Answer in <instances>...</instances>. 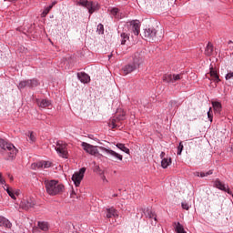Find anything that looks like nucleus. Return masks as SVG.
Instances as JSON below:
<instances>
[{
    "mask_svg": "<svg viewBox=\"0 0 233 233\" xmlns=\"http://www.w3.org/2000/svg\"><path fill=\"white\" fill-rule=\"evenodd\" d=\"M145 61V56L143 52H137L133 56V63L127 64L124 67H122L121 74L122 76H128V74H132V72L137 70L141 64Z\"/></svg>",
    "mask_w": 233,
    "mask_h": 233,
    "instance_id": "1",
    "label": "nucleus"
},
{
    "mask_svg": "<svg viewBox=\"0 0 233 233\" xmlns=\"http://www.w3.org/2000/svg\"><path fill=\"white\" fill-rule=\"evenodd\" d=\"M0 148H2L1 154L7 161H14L15 156H17V148L14 144L6 142L5 139L0 138Z\"/></svg>",
    "mask_w": 233,
    "mask_h": 233,
    "instance_id": "2",
    "label": "nucleus"
},
{
    "mask_svg": "<svg viewBox=\"0 0 233 233\" xmlns=\"http://www.w3.org/2000/svg\"><path fill=\"white\" fill-rule=\"evenodd\" d=\"M44 185L49 196H59L65 192V186L57 180H46Z\"/></svg>",
    "mask_w": 233,
    "mask_h": 233,
    "instance_id": "3",
    "label": "nucleus"
},
{
    "mask_svg": "<svg viewBox=\"0 0 233 233\" xmlns=\"http://www.w3.org/2000/svg\"><path fill=\"white\" fill-rule=\"evenodd\" d=\"M143 38L146 41H159L161 35L157 36V31L154 28L145 29L143 33Z\"/></svg>",
    "mask_w": 233,
    "mask_h": 233,
    "instance_id": "4",
    "label": "nucleus"
},
{
    "mask_svg": "<svg viewBox=\"0 0 233 233\" xmlns=\"http://www.w3.org/2000/svg\"><path fill=\"white\" fill-rule=\"evenodd\" d=\"M164 83H172L173 85L183 79V74H166L162 77Z\"/></svg>",
    "mask_w": 233,
    "mask_h": 233,
    "instance_id": "5",
    "label": "nucleus"
},
{
    "mask_svg": "<svg viewBox=\"0 0 233 233\" xmlns=\"http://www.w3.org/2000/svg\"><path fill=\"white\" fill-rule=\"evenodd\" d=\"M86 172V167H82L78 172H76L72 176V181L75 183L76 187H79L81 185V181H83Z\"/></svg>",
    "mask_w": 233,
    "mask_h": 233,
    "instance_id": "6",
    "label": "nucleus"
},
{
    "mask_svg": "<svg viewBox=\"0 0 233 233\" xmlns=\"http://www.w3.org/2000/svg\"><path fill=\"white\" fill-rule=\"evenodd\" d=\"M81 147L86 152H87V154H90L91 156H101V154H99V151L97 150V147L96 146H92L86 142H82Z\"/></svg>",
    "mask_w": 233,
    "mask_h": 233,
    "instance_id": "7",
    "label": "nucleus"
},
{
    "mask_svg": "<svg viewBox=\"0 0 233 233\" xmlns=\"http://www.w3.org/2000/svg\"><path fill=\"white\" fill-rule=\"evenodd\" d=\"M34 207H35V199L34 198H24L20 202V208H23V210H30Z\"/></svg>",
    "mask_w": 233,
    "mask_h": 233,
    "instance_id": "8",
    "label": "nucleus"
},
{
    "mask_svg": "<svg viewBox=\"0 0 233 233\" xmlns=\"http://www.w3.org/2000/svg\"><path fill=\"white\" fill-rule=\"evenodd\" d=\"M56 150L61 157H66V158L68 157H67L68 156V151H66V144H65L61 141H58L57 144H56Z\"/></svg>",
    "mask_w": 233,
    "mask_h": 233,
    "instance_id": "9",
    "label": "nucleus"
},
{
    "mask_svg": "<svg viewBox=\"0 0 233 233\" xmlns=\"http://www.w3.org/2000/svg\"><path fill=\"white\" fill-rule=\"evenodd\" d=\"M26 86H29V88H35V86H39V81H37V79L24 80L18 85V88H25Z\"/></svg>",
    "mask_w": 233,
    "mask_h": 233,
    "instance_id": "10",
    "label": "nucleus"
},
{
    "mask_svg": "<svg viewBox=\"0 0 233 233\" xmlns=\"http://www.w3.org/2000/svg\"><path fill=\"white\" fill-rule=\"evenodd\" d=\"M99 148L100 150H102L103 152H106V154H108V156H111L115 159H118V161H123V155H120L117 152L104 147H100Z\"/></svg>",
    "mask_w": 233,
    "mask_h": 233,
    "instance_id": "11",
    "label": "nucleus"
},
{
    "mask_svg": "<svg viewBox=\"0 0 233 233\" xmlns=\"http://www.w3.org/2000/svg\"><path fill=\"white\" fill-rule=\"evenodd\" d=\"M31 167L32 168H50V167H52V162L43 160V161L32 164Z\"/></svg>",
    "mask_w": 233,
    "mask_h": 233,
    "instance_id": "12",
    "label": "nucleus"
},
{
    "mask_svg": "<svg viewBox=\"0 0 233 233\" xmlns=\"http://www.w3.org/2000/svg\"><path fill=\"white\" fill-rule=\"evenodd\" d=\"M141 25L139 24V21L133 20L131 21V30L135 35H139Z\"/></svg>",
    "mask_w": 233,
    "mask_h": 233,
    "instance_id": "13",
    "label": "nucleus"
},
{
    "mask_svg": "<svg viewBox=\"0 0 233 233\" xmlns=\"http://www.w3.org/2000/svg\"><path fill=\"white\" fill-rule=\"evenodd\" d=\"M123 119H125V113H123L122 115L113 117L110 120V127H112V128H116L117 127V123H119V121H123Z\"/></svg>",
    "mask_w": 233,
    "mask_h": 233,
    "instance_id": "14",
    "label": "nucleus"
},
{
    "mask_svg": "<svg viewBox=\"0 0 233 233\" xmlns=\"http://www.w3.org/2000/svg\"><path fill=\"white\" fill-rule=\"evenodd\" d=\"M98 9H99V3L89 2L88 5H87V10H88L90 15H92V14H94V12H97Z\"/></svg>",
    "mask_w": 233,
    "mask_h": 233,
    "instance_id": "15",
    "label": "nucleus"
},
{
    "mask_svg": "<svg viewBox=\"0 0 233 233\" xmlns=\"http://www.w3.org/2000/svg\"><path fill=\"white\" fill-rule=\"evenodd\" d=\"M0 227H5V228H12V223L6 218L0 216Z\"/></svg>",
    "mask_w": 233,
    "mask_h": 233,
    "instance_id": "16",
    "label": "nucleus"
},
{
    "mask_svg": "<svg viewBox=\"0 0 233 233\" xmlns=\"http://www.w3.org/2000/svg\"><path fill=\"white\" fill-rule=\"evenodd\" d=\"M118 214H117V210H116V208H107L106 209V217L107 218H118Z\"/></svg>",
    "mask_w": 233,
    "mask_h": 233,
    "instance_id": "17",
    "label": "nucleus"
},
{
    "mask_svg": "<svg viewBox=\"0 0 233 233\" xmlns=\"http://www.w3.org/2000/svg\"><path fill=\"white\" fill-rule=\"evenodd\" d=\"M209 76L213 81L216 83H219L221 80L219 79V75H218V71L214 68H210Z\"/></svg>",
    "mask_w": 233,
    "mask_h": 233,
    "instance_id": "18",
    "label": "nucleus"
},
{
    "mask_svg": "<svg viewBox=\"0 0 233 233\" xmlns=\"http://www.w3.org/2000/svg\"><path fill=\"white\" fill-rule=\"evenodd\" d=\"M77 77L81 83H90V76L86 73H78Z\"/></svg>",
    "mask_w": 233,
    "mask_h": 233,
    "instance_id": "19",
    "label": "nucleus"
},
{
    "mask_svg": "<svg viewBox=\"0 0 233 233\" xmlns=\"http://www.w3.org/2000/svg\"><path fill=\"white\" fill-rule=\"evenodd\" d=\"M36 103L40 108H46L47 106H50L52 105L50 100H46V99H42V100L37 99Z\"/></svg>",
    "mask_w": 233,
    "mask_h": 233,
    "instance_id": "20",
    "label": "nucleus"
},
{
    "mask_svg": "<svg viewBox=\"0 0 233 233\" xmlns=\"http://www.w3.org/2000/svg\"><path fill=\"white\" fill-rule=\"evenodd\" d=\"M172 164V158H163L161 161V167L163 168H168L170 165Z\"/></svg>",
    "mask_w": 233,
    "mask_h": 233,
    "instance_id": "21",
    "label": "nucleus"
},
{
    "mask_svg": "<svg viewBox=\"0 0 233 233\" xmlns=\"http://www.w3.org/2000/svg\"><path fill=\"white\" fill-rule=\"evenodd\" d=\"M214 52V46L212 43H208L206 49H205V55L210 56Z\"/></svg>",
    "mask_w": 233,
    "mask_h": 233,
    "instance_id": "22",
    "label": "nucleus"
},
{
    "mask_svg": "<svg viewBox=\"0 0 233 233\" xmlns=\"http://www.w3.org/2000/svg\"><path fill=\"white\" fill-rule=\"evenodd\" d=\"M111 15H114V17H116V19H121V13H119V9L118 8H112L111 11Z\"/></svg>",
    "mask_w": 233,
    "mask_h": 233,
    "instance_id": "23",
    "label": "nucleus"
},
{
    "mask_svg": "<svg viewBox=\"0 0 233 233\" xmlns=\"http://www.w3.org/2000/svg\"><path fill=\"white\" fill-rule=\"evenodd\" d=\"M176 228L175 230L177 233H187V231H185V228H183V225H181V223L177 222L175 223Z\"/></svg>",
    "mask_w": 233,
    "mask_h": 233,
    "instance_id": "24",
    "label": "nucleus"
},
{
    "mask_svg": "<svg viewBox=\"0 0 233 233\" xmlns=\"http://www.w3.org/2000/svg\"><path fill=\"white\" fill-rule=\"evenodd\" d=\"M215 187L219 188V190H224V192H227V187H225V184H222V182L219 180L215 181Z\"/></svg>",
    "mask_w": 233,
    "mask_h": 233,
    "instance_id": "25",
    "label": "nucleus"
},
{
    "mask_svg": "<svg viewBox=\"0 0 233 233\" xmlns=\"http://www.w3.org/2000/svg\"><path fill=\"white\" fill-rule=\"evenodd\" d=\"M116 147L119 148V150H122V152H125L126 154H130V149L125 147V144L117 143Z\"/></svg>",
    "mask_w": 233,
    "mask_h": 233,
    "instance_id": "26",
    "label": "nucleus"
},
{
    "mask_svg": "<svg viewBox=\"0 0 233 233\" xmlns=\"http://www.w3.org/2000/svg\"><path fill=\"white\" fill-rule=\"evenodd\" d=\"M38 228H40V230H43V232L48 231V223L38 222Z\"/></svg>",
    "mask_w": 233,
    "mask_h": 233,
    "instance_id": "27",
    "label": "nucleus"
},
{
    "mask_svg": "<svg viewBox=\"0 0 233 233\" xmlns=\"http://www.w3.org/2000/svg\"><path fill=\"white\" fill-rule=\"evenodd\" d=\"M212 105H213V108H214L215 112L219 114V112H221V103L212 102Z\"/></svg>",
    "mask_w": 233,
    "mask_h": 233,
    "instance_id": "28",
    "label": "nucleus"
},
{
    "mask_svg": "<svg viewBox=\"0 0 233 233\" xmlns=\"http://www.w3.org/2000/svg\"><path fill=\"white\" fill-rule=\"evenodd\" d=\"M53 5H49L48 7H46L41 14V17H46V15H48V14L50 13V11L52 10Z\"/></svg>",
    "mask_w": 233,
    "mask_h": 233,
    "instance_id": "29",
    "label": "nucleus"
},
{
    "mask_svg": "<svg viewBox=\"0 0 233 233\" xmlns=\"http://www.w3.org/2000/svg\"><path fill=\"white\" fill-rule=\"evenodd\" d=\"M121 45H126L127 41H128V39H130V36H128L126 33H122L121 34Z\"/></svg>",
    "mask_w": 233,
    "mask_h": 233,
    "instance_id": "30",
    "label": "nucleus"
},
{
    "mask_svg": "<svg viewBox=\"0 0 233 233\" xmlns=\"http://www.w3.org/2000/svg\"><path fill=\"white\" fill-rule=\"evenodd\" d=\"M89 4H90V2H88V0H79L78 1V5L80 6H85V8H88Z\"/></svg>",
    "mask_w": 233,
    "mask_h": 233,
    "instance_id": "31",
    "label": "nucleus"
},
{
    "mask_svg": "<svg viewBox=\"0 0 233 233\" xmlns=\"http://www.w3.org/2000/svg\"><path fill=\"white\" fill-rule=\"evenodd\" d=\"M147 216H148V218H149V219H155V221H156V213H154L152 210H150V209H147Z\"/></svg>",
    "mask_w": 233,
    "mask_h": 233,
    "instance_id": "32",
    "label": "nucleus"
},
{
    "mask_svg": "<svg viewBox=\"0 0 233 233\" xmlns=\"http://www.w3.org/2000/svg\"><path fill=\"white\" fill-rule=\"evenodd\" d=\"M214 172L212 170H209L208 172H201L200 173V177H207L208 176H212Z\"/></svg>",
    "mask_w": 233,
    "mask_h": 233,
    "instance_id": "33",
    "label": "nucleus"
},
{
    "mask_svg": "<svg viewBox=\"0 0 233 233\" xmlns=\"http://www.w3.org/2000/svg\"><path fill=\"white\" fill-rule=\"evenodd\" d=\"M8 196H10V198H12V199H15V196H19V192L16 191L15 193L14 192V190L12 189L11 192L7 193Z\"/></svg>",
    "mask_w": 233,
    "mask_h": 233,
    "instance_id": "34",
    "label": "nucleus"
},
{
    "mask_svg": "<svg viewBox=\"0 0 233 233\" xmlns=\"http://www.w3.org/2000/svg\"><path fill=\"white\" fill-rule=\"evenodd\" d=\"M181 152H183V142H180L177 147V156H181Z\"/></svg>",
    "mask_w": 233,
    "mask_h": 233,
    "instance_id": "35",
    "label": "nucleus"
},
{
    "mask_svg": "<svg viewBox=\"0 0 233 233\" xmlns=\"http://www.w3.org/2000/svg\"><path fill=\"white\" fill-rule=\"evenodd\" d=\"M29 141H31V143H34V141H35V136H34V133H29Z\"/></svg>",
    "mask_w": 233,
    "mask_h": 233,
    "instance_id": "36",
    "label": "nucleus"
},
{
    "mask_svg": "<svg viewBox=\"0 0 233 233\" xmlns=\"http://www.w3.org/2000/svg\"><path fill=\"white\" fill-rule=\"evenodd\" d=\"M97 30H99V33H100V34H103V32H105V28H104V26H103L102 24H99V25H97Z\"/></svg>",
    "mask_w": 233,
    "mask_h": 233,
    "instance_id": "37",
    "label": "nucleus"
},
{
    "mask_svg": "<svg viewBox=\"0 0 233 233\" xmlns=\"http://www.w3.org/2000/svg\"><path fill=\"white\" fill-rule=\"evenodd\" d=\"M182 208H184V210H188L190 206H188L187 202H182Z\"/></svg>",
    "mask_w": 233,
    "mask_h": 233,
    "instance_id": "38",
    "label": "nucleus"
},
{
    "mask_svg": "<svg viewBox=\"0 0 233 233\" xmlns=\"http://www.w3.org/2000/svg\"><path fill=\"white\" fill-rule=\"evenodd\" d=\"M5 183H6V180L3 177V173H0V184L5 185Z\"/></svg>",
    "mask_w": 233,
    "mask_h": 233,
    "instance_id": "39",
    "label": "nucleus"
},
{
    "mask_svg": "<svg viewBox=\"0 0 233 233\" xmlns=\"http://www.w3.org/2000/svg\"><path fill=\"white\" fill-rule=\"evenodd\" d=\"M226 79L228 81V79H233V73H228L226 75Z\"/></svg>",
    "mask_w": 233,
    "mask_h": 233,
    "instance_id": "40",
    "label": "nucleus"
},
{
    "mask_svg": "<svg viewBox=\"0 0 233 233\" xmlns=\"http://www.w3.org/2000/svg\"><path fill=\"white\" fill-rule=\"evenodd\" d=\"M210 110L211 109H209V111L208 112V117L209 121L212 123L213 116H212Z\"/></svg>",
    "mask_w": 233,
    "mask_h": 233,
    "instance_id": "41",
    "label": "nucleus"
},
{
    "mask_svg": "<svg viewBox=\"0 0 233 233\" xmlns=\"http://www.w3.org/2000/svg\"><path fill=\"white\" fill-rule=\"evenodd\" d=\"M6 187H5V190H6L7 194H9L12 191V188H10L7 185H5Z\"/></svg>",
    "mask_w": 233,
    "mask_h": 233,
    "instance_id": "42",
    "label": "nucleus"
},
{
    "mask_svg": "<svg viewBox=\"0 0 233 233\" xmlns=\"http://www.w3.org/2000/svg\"><path fill=\"white\" fill-rule=\"evenodd\" d=\"M194 176H196L197 177H201V173L197 171L194 173Z\"/></svg>",
    "mask_w": 233,
    "mask_h": 233,
    "instance_id": "43",
    "label": "nucleus"
},
{
    "mask_svg": "<svg viewBox=\"0 0 233 233\" xmlns=\"http://www.w3.org/2000/svg\"><path fill=\"white\" fill-rule=\"evenodd\" d=\"M160 157H161V159H166V158H165V152H161Z\"/></svg>",
    "mask_w": 233,
    "mask_h": 233,
    "instance_id": "44",
    "label": "nucleus"
},
{
    "mask_svg": "<svg viewBox=\"0 0 233 233\" xmlns=\"http://www.w3.org/2000/svg\"><path fill=\"white\" fill-rule=\"evenodd\" d=\"M55 5H57V2H56V1L53 2L52 5H51V6H55Z\"/></svg>",
    "mask_w": 233,
    "mask_h": 233,
    "instance_id": "45",
    "label": "nucleus"
},
{
    "mask_svg": "<svg viewBox=\"0 0 233 233\" xmlns=\"http://www.w3.org/2000/svg\"><path fill=\"white\" fill-rule=\"evenodd\" d=\"M102 179H103L104 181H108V180H106V177H105V176L102 177Z\"/></svg>",
    "mask_w": 233,
    "mask_h": 233,
    "instance_id": "46",
    "label": "nucleus"
},
{
    "mask_svg": "<svg viewBox=\"0 0 233 233\" xmlns=\"http://www.w3.org/2000/svg\"><path fill=\"white\" fill-rule=\"evenodd\" d=\"M11 181H14V177H10Z\"/></svg>",
    "mask_w": 233,
    "mask_h": 233,
    "instance_id": "47",
    "label": "nucleus"
},
{
    "mask_svg": "<svg viewBox=\"0 0 233 233\" xmlns=\"http://www.w3.org/2000/svg\"><path fill=\"white\" fill-rule=\"evenodd\" d=\"M113 198H117V194L113 195Z\"/></svg>",
    "mask_w": 233,
    "mask_h": 233,
    "instance_id": "48",
    "label": "nucleus"
},
{
    "mask_svg": "<svg viewBox=\"0 0 233 233\" xmlns=\"http://www.w3.org/2000/svg\"><path fill=\"white\" fill-rule=\"evenodd\" d=\"M228 194H232V193L230 192V190H228Z\"/></svg>",
    "mask_w": 233,
    "mask_h": 233,
    "instance_id": "49",
    "label": "nucleus"
}]
</instances>
